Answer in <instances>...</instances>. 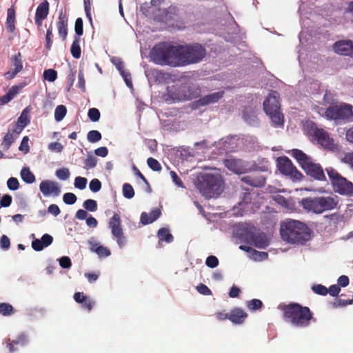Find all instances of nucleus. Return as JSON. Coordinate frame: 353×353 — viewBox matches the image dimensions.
Listing matches in <instances>:
<instances>
[{
	"instance_id": "nucleus-1",
	"label": "nucleus",
	"mask_w": 353,
	"mask_h": 353,
	"mask_svg": "<svg viewBox=\"0 0 353 353\" xmlns=\"http://www.w3.org/2000/svg\"><path fill=\"white\" fill-rule=\"evenodd\" d=\"M280 236L291 244L303 245L311 238V230L300 221L288 219L280 224Z\"/></svg>"
},
{
	"instance_id": "nucleus-2",
	"label": "nucleus",
	"mask_w": 353,
	"mask_h": 353,
	"mask_svg": "<svg viewBox=\"0 0 353 353\" xmlns=\"http://www.w3.org/2000/svg\"><path fill=\"white\" fill-rule=\"evenodd\" d=\"M281 310L285 321L294 327H307L311 324V321H315L311 310L299 303L284 305Z\"/></svg>"
},
{
	"instance_id": "nucleus-3",
	"label": "nucleus",
	"mask_w": 353,
	"mask_h": 353,
	"mask_svg": "<svg viewBox=\"0 0 353 353\" xmlns=\"http://www.w3.org/2000/svg\"><path fill=\"white\" fill-rule=\"evenodd\" d=\"M150 57L157 64L179 66V45L174 46L168 42L159 43L152 49Z\"/></svg>"
},
{
	"instance_id": "nucleus-4",
	"label": "nucleus",
	"mask_w": 353,
	"mask_h": 353,
	"mask_svg": "<svg viewBox=\"0 0 353 353\" xmlns=\"http://www.w3.org/2000/svg\"><path fill=\"white\" fill-rule=\"evenodd\" d=\"M338 196H317L305 197L299 201V206L307 213L320 214L337 208Z\"/></svg>"
},
{
	"instance_id": "nucleus-5",
	"label": "nucleus",
	"mask_w": 353,
	"mask_h": 353,
	"mask_svg": "<svg viewBox=\"0 0 353 353\" xmlns=\"http://www.w3.org/2000/svg\"><path fill=\"white\" fill-rule=\"evenodd\" d=\"M291 156L296 159L300 167L304 170L307 176L316 181H325V174L323 167L319 164L314 163L310 156L299 149H294L291 152Z\"/></svg>"
},
{
	"instance_id": "nucleus-6",
	"label": "nucleus",
	"mask_w": 353,
	"mask_h": 353,
	"mask_svg": "<svg viewBox=\"0 0 353 353\" xmlns=\"http://www.w3.org/2000/svg\"><path fill=\"white\" fill-rule=\"evenodd\" d=\"M306 132L311 141L317 143L321 148L332 152L339 150V145L325 129L319 128L316 123L311 122L306 125Z\"/></svg>"
},
{
	"instance_id": "nucleus-7",
	"label": "nucleus",
	"mask_w": 353,
	"mask_h": 353,
	"mask_svg": "<svg viewBox=\"0 0 353 353\" xmlns=\"http://www.w3.org/2000/svg\"><path fill=\"white\" fill-rule=\"evenodd\" d=\"M205 55V48L199 43L179 45V66L199 63Z\"/></svg>"
},
{
	"instance_id": "nucleus-8",
	"label": "nucleus",
	"mask_w": 353,
	"mask_h": 353,
	"mask_svg": "<svg viewBox=\"0 0 353 353\" xmlns=\"http://www.w3.org/2000/svg\"><path fill=\"white\" fill-rule=\"evenodd\" d=\"M279 94L272 90L264 102H263V109L265 114L270 117L272 125L276 128L283 125V115L280 110Z\"/></svg>"
},
{
	"instance_id": "nucleus-9",
	"label": "nucleus",
	"mask_w": 353,
	"mask_h": 353,
	"mask_svg": "<svg viewBox=\"0 0 353 353\" xmlns=\"http://www.w3.org/2000/svg\"><path fill=\"white\" fill-rule=\"evenodd\" d=\"M325 171L334 192L345 196H353V183L351 181L342 176L332 167L326 168Z\"/></svg>"
},
{
	"instance_id": "nucleus-10",
	"label": "nucleus",
	"mask_w": 353,
	"mask_h": 353,
	"mask_svg": "<svg viewBox=\"0 0 353 353\" xmlns=\"http://www.w3.org/2000/svg\"><path fill=\"white\" fill-rule=\"evenodd\" d=\"M195 187L206 198L217 197L220 194L219 178L211 174H205L199 177Z\"/></svg>"
},
{
	"instance_id": "nucleus-11",
	"label": "nucleus",
	"mask_w": 353,
	"mask_h": 353,
	"mask_svg": "<svg viewBox=\"0 0 353 353\" xmlns=\"http://www.w3.org/2000/svg\"><path fill=\"white\" fill-rule=\"evenodd\" d=\"M325 117L327 120L343 121L345 123L353 121V106L349 103H342L333 105L326 108Z\"/></svg>"
},
{
	"instance_id": "nucleus-12",
	"label": "nucleus",
	"mask_w": 353,
	"mask_h": 353,
	"mask_svg": "<svg viewBox=\"0 0 353 353\" xmlns=\"http://www.w3.org/2000/svg\"><path fill=\"white\" fill-rule=\"evenodd\" d=\"M108 228L111 230L112 235L117 239L119 247L122 248L126 245V238L123 234L121 217H119L117 213H114L111 219H109Z\"/></svg>"
},
{
	"instance_id": "nucleus-13",
	"label": "nucleus",
	"mask_w": 353,
	"mask_h": 353,
	"mask_svg": "<svg viewBox=\"0 0 353 353\" xmlns=\"http://www.w3.org/2000/svg\"><path fill=\"white\" fill-rule=\"evenodd\" d=\"M277 166L279 172L291 179L299 181L303 177V174L294 166L291 160L286 157H281L277 159Z\"/></svg>"
},
{
	"instance_id": "nucleus-14",
	"label": "nucleus",
	"mask_w": 353,
	"mask_h": 353,
	"mask_svg": "<svg viewBox=\"0 0 353 353\" xmlns=\"http://www.w3.org/2000/svg\"><path fill=\"white\" fill-rule=\"evenodd\" d=\"M193 90H167L163 94V100L168 104L191 100L193 98Z\"/></svg>"
},
{
	"instance_id": "nucleus-15",
	"label": "nucleus",
	"mask_w": 353,
	"mask_h": 353,
	"mask_svg": "<svg viewBox=\"0 0 353 353\" xmlns=\"http://www.w3.org/2000/svg\"><path fill=\"white\" fill-rule=\"evenodd\" d=\"M258 234L256 227L248 225H239L234 232L236 238L245 243L253 240V238Z\"/></svg>"
},
{
	"instance_id": "nucleus-16",
	"label": "nucleus",
	"mask_w": 353,
	"mask_h": 353,
	"mask_svg": "<svg viewBox=\"0 0 353 353\" xmlns=\"http://www.w3.org/2000/svg\"><path fill=\"white\" fill-rule=\"evenodd\" d=\"M334 51L342 56H349L353 58V41L351 40H341L333 46Z\"/></svg>"
},
{
	"instance_id": "nucleus-17",
	"label": "nucleus",
	"mask_w": 353,
	"mask_h": 353,
	"mask_svg": "<svg viewBox=\"0 0 353 353\" xmlns=\"http://www.w3.org/2000/svg\"><path fill=\"white\" fill-rule=\"evenodd\" d=\"M68 17L65 10L61 9L59 12L57 28L59 37L65 41L68 36Z\"/></svg>"
},
{
	"instance_id": "nucleus-18",
	"label": "nucleus",
	"mask_w": 353,
	"mask_h": 353,
	"mask_svg": "<svg viewBox=\"0 0 353 353\" xmlns=\"http://www.w3.org/2000/svg\"><path fill=\"white\" fill-rule=\"evenodd\" d=\"M224 165L236 174H241L248 171L245 163L238 159H227L224 160Z\"/></svg>"
},
{
	"instance_id": "nucleus-19",
	"label": "nucleus",
	"mask_w": 353,
	"mask_h": 353,
	"mask_svg": "<svg viewBox=\"0 0 353 353\" xmlns=\"http://www.w3.org/2000/svg\"><path fill=\"white\" fill-rule=\"evenodd\" d=\"M39 190L45 196H48L50 194L57 196L61 192L57 183L51 180H43L40 183Z\"/></svg>"
},
{
	"instance_id": "nucleus-20",
	"label": "nucleus",
	"mask_w": 353,
	"mask_h": 353,
	"mask_svg": "<svg viewBox=\"0 0 353 353\" xmlns=\"http://www.w3.org/2000/svg\"><path fill=\"white\" fill-rule=\"evenodd\" d=\"M248 317V314L239 307H234L230 312L225 314V319H228L235 324H241Z\"/></svg>"
},
{
	"instance_id": "nucleus-21",
	"label": "nucleus",
	"mask_w": 353,
	"mask_h": 353,
	"mask_svg": "<svg viewBox=\"0 0 353 353\" xmlns=\"http://www.w3.org/2000/svg\"><path fill=\"white\" fill-rule=\"evenodd\" d=\"M222 150L225 152H234L239 148L240 139L236 136L222 139Z\"/></svg>"
},
{
	"instance_id": "nucleus-22",
	"label": "nucleus",
	"mask_w": 353,
	"mask_h": 353,
	"mask_svg": "<svg viewBox=\"0 0 353 353\" xmlns=\"http://www.w3.org/2000/svg\"><path fill=\"white\" fill-rule=\"evenodd\" d=\"M53 240L51 235L45 234L42 236L41 239H37L32 241V249L37 252L41 251L43 248L50 245Z\"/></svg>"
},
{
	"instance_id": "nucleus-23",
	"label": "nucleus",
	"mask_w": 353,
	"mask_h": 353,
	"mask_svg": "<svg viewBox=\"0 0 353 353\" xmlns=\"http://www.w3.org/2000/svg\"><path fill=\"white\" fill-rule=\"evenodd\" d=\"M241 179V181L245 183L246 185L252 187H263L265 183V178L263 175L244 176Z\"/></svg>"
},
{
	"instance_id": "nucleus-24",
	"label": "nucleus",
	"mask_w": 353,
	"mask_h": 353,
	"mask_svg": "<svg viewBox=\"0 0 353 353\" xmlns=\"http://www.w3.org/2000/svg\"><path fill=\"white\" fill-rule=\"evenodd\" d=\"M28 341L27 340V336L24 334H21L17 336V339L14 341H11L10 339H8L6 341V343H7V347L8 350H10V353L14 352L17 350V348L14 347V345H20L23 346L27 344Z\"/></svg>"
},
{
	"instance_id": "nucleus-25",
	"label": "nucleus",
	"mask_w": 353,
	"mask_h": 353,
	"mask_svg": "<svg viewBox=\"0 0 353 353\" xmlns=\"http://www.w3.org/2000/svg\"><path fill=\"white\" fill-rule=\"evenodd\" d=\"M161 216V211L154 208L150 213L143 212L141 214V223L143 225H149L155 221Z\"/></svg>"
},
{
	"instance_id": "nucleus-26",
	"label": "nucleus",
	"mask_w": 353,
	"mask_h": 353,
	"mask_svg": "<svg viewBox=\"0 0 353 353\" xmlns=\"http://www.w3.org/2000/svg\"><path fill=\"white\" fill-rule=\"evenodd\" d=\"M16 12L14 6L9 8L7 10V19L6 21V28L8 32H13L15 30Z\"/></svg>"
},
{
	"instance_id": "nucleus-27",
	"label": "nucleus",
	"mask_w": 353,
	"mask_h": 353,
	"mask_svg": "<svg viewBox=\"0 0 353 353\" xmlns=\"http://www.w3.org/2000/svg\"><path fill=\"white\" fill-rule=\"evenodd\" d=\"M219 92L214 93L212 94H209L203 98L199 99L198 101H194L192 105L193 108H198L201 106H205L208 104L212 103L214 102H216L219 101Z\"/></svg>"
},
{
	"instance_id": "nucleus-28",
	"label": "nucleus",
	"mask_w": 353,
	"mask_h": 353,
	"mask_svg": "<svg viewBox=\"0 0 353 353\" xmlns=\"http://www.w3.org/2000/svg\"><path fill=\"white\" fill-rule=\"evenodd\" d=\"M248 244L253 245L259 249H263L268 245V241L265 234L259 233L252 240L247 242Z\"/></svg>"
},
{
	"instance_id": "nucleus-29",
	"label": "nucleus",
	"mask_w": 353,
	"mask_h": 353,
	"mask_svg": "<svg viewBox=\"0 0 353 353\" xmlns=\"http://www.w3.org/2000/svg\"><path fill=\"white\" fill-rule=\"evenodd\" d=\"M49 13V3L44 0L41 3L36 10L35 17L46 19Z\"/></svg>"
},
{
	"instance_id": "nucleus-30",
	"label": "nucleus",
	"mask_w": 353,
	"mask_h": 353,
	"mask_svg": "<svg viewBox=\"0 0 353 353\" xmlns=\"http://www.w3.org/2000/svg\"><path fill=\"white\" fill-rule=\"evenodd\" d=\"M224 20L225 21V25L228 27V34L237 33L238 25L230 13L224 14Z\"/></svg>"
},
{
	"instance_id": "nucleus-31",
	"label": "nucleus",
	"mask_w": 353,
	"mask_h": 353,
	"mask_svg": "<svg viewBox=\"0 0 353 353\" xmlns=\"http://www.w3.org/2000/svg\"><path fill=\"white\" fill-rule=\"evenodd\" d=\"M157 236L160 242L171 243L173 241V236L170 233L168 228H160L158 230Z\"/></svg>"
},
{
	"instance_id": "nucleus-32",
	"label": "nucleus",
	"mask_w": 353,
	"mask_h": 353,
	"mask_svg": "<svg viewBox=\"0 0 353 353\" xmlns=\"http://www.w3.org/2000/svg\"><path fill=\"white\" fill-rule=\"evenodd\" d=\"M91 251L97 254L99 257H107L110 255V251L108 248L98 244L92 245Z\"/></svg>"
},
{
	"instance_id": "nucleus-33",
	"label": "nucleus",
	"mask_w": 353,
	"mask_h": 353,
	"mask_svg": "<svg viewBox=\"0 0 353 353\" xmlns=\"http://www.w3.org/2000/svg\"><path fill=\"white\" fill-rule=\"evenodd\" d=\"M80 38L74 37V41L71 45L70 52L72 56L75 59L81 57V50L80 47Z\"/></svg>"
},
{
	"instance_id": "nucleus-34",
	"label": "nucleus",
	"mask_w": 353,
	"mask_h": 353,
	"mask_svg": "<svg viewBox=\"0 0 353 353\" xmlns=\"http://www.w3.org/2000/svg\"><path fill=\"white\" fill-rule=\"evenodd\" d=\"M12 67H13V70L17 72H19L23 68L22 63V56L20 52L14 54L11 58Z\"/></svg>"
},
{
	"instance_id": "nucleus-35",
	"label": "nucleus",
	"mask_w": 353,
	"mask_h": 353,
	"mask_svg": "<svg viewBox=\"0 0 353 353\" xmlns=\"http://www.w3.org/2000/svg\"><path fill=\"white\" fill-rule=\"evenodd\" d=\"M22 180L26 183H32L35 181L34 175L30 171L28 168H23L21 172H20Z\"/></svg>"
},
{
	"instance_id": "nucleus-36",
	"label": "nucleus",
	"mask_w": 353,
	"mask_h": 353,
	"mask_svg": "<svg viewBox=\"0 0 353 353\" xmlns=\"http://www.w3.org/2000/svg\"><path fill=\"white\" fill-rule=\"evenodd\" d=\"M15 141V137L13 133L8 132L5 134L4 138H3V141L1 143L2 149L4 150H8L10 148L11 145Z\"/></svg>"
},
{
	"instance_id": "nucleus-37",
	"label": "nucleus",
	"mask_w": 353,
	"mask_h": 353,
	"mask_svg": "<svg viewBox=\"0 0 353 353\" xmlns=\"http://www.w3.org/2000/svg\"><path fill=\"white\" fill-rule=\"evenodd\" d=\"M14 309L10 303H0V314L4 316L13 315Z\"/></svg>"
},
{
	"instance_id": "nucleus-38",
	"label": "nucleus",
	"mask_w": 353,
	"mask_h": 353,
	"mask_svg": "<svg viewBox=\"0 0 353 353\" xmlns=\"http://www.w3.org/2000/svg\"><path fill=\"white\" fill-rule=\"evenodd\" d=\"M66 115V108L63 105H57L54 110V119L57 121H61Z\"/></svg>"
},
{
	"instance_id": "nucleus-39",
	"label": "nucleus",
	"mask_w": 353,
	"mask_h": 353,
	"mask_svg": "<svg viewBox=\"0 0 353 353\" xmlns=\"http://www.w3.org/2000/svg\"><path fill=\"white\" fill-rule=\"evenodd\" d=\"M18 93L17 90H10L7 94L0 97V106L8 104Z\"/></svg>"
},
{
	"instance_id": "nucleus-40",
	"label": "nucleus",
	"mask_w": 353,
	"mask_h": 353,
	"mask_svg": "<svg viewBox=\"0 0 353 353\" xmlns=\"http://www.w3.org/2000/svg\"><path fill=\"white\" fill-rule=\"evenodd\" d=\"M263 307V303L258 299H253L247 302V307L251 311L259 310Z\"/></svg>"
},
{
	"instance_id": "nucleus-41",
	"label": "nucleus",
	"mask_w": 353,
	"mask_h": 353,
	"mask_svg": "<svg viewBox=\"0 0 353 353\" xmlns=\"http://www.w3.org/2000/svg\"><path fill=\"white\" fill-rule=\"evenodd\" d=\"M101 139V134L100 132L97 130H92L87 134V139H88L90 143H94L97 141H100Z\"/></svg>"
},
{
	"instance_id": "nucleus-42",
	"label": "nucleus",
	"mask_w": 353,
	"mask_h": 353,
	"mask_svg": "<svg viewBox=\"0 0 353 353\" xmlns=\"http://www.w3.org/2000/svg\"><path fill=\"white\" fill-rule=\"evenodd\" d=\"M52 26L50 25V27L47 29L46 34V44L45 47L48 51L51 50V47L52 45Z\"/></svg>"
},
{
	"instance_id": "nucleus-43",
	"label": "nucleus",
	"mask_w": 353,
	"mask_h": 353,
	"mask_svg": "<svg viewBox=\"0 0 353 353\" xmlns=\"http://www.w3.org/2000/svg\"><path fill=\"white\" fill-rule=\"evenodd\" d=\"M123 194L125 199H132L134 196V190L130 183H124L123 185Z\"/></svg>"
},
{
	"instance_id": "nucleus-44",
	"label": "nucleus",
	"mask_w": 353,
	"mask_h": 353,
	"mask_svg": "<svg viewBox=\"0 0 353 353\" xmlns=\"http://www.w3.org/2000/svg\"><path fill=\"white\" fill-rule=\"evenodd\" d=\"M239 249L242 250H245V251H247V252H250V251H253L254 252V254H255L256 258L257 257H259V260H265V259H268V253L266 252H259V251H256V250H252V248L246 246V245H241L239 246Z\"/></svg>"
},
{
	"instance_id": "nucleus-45",
	"label": "nucleus",
	"mask_w": 353,
	"mask_h": 353,
	"mask_svg": "<svg viewBox=\"0 0 353 353\" xmlns=\"http://www.w3.org/2000/svg\"><path fill=\"white\" fill-rule=\"evenodd\" d=\"M147 165H148L150 170L154 172H159L161 170V163H159L157 159L153 157H150L147 159Z\"/></svg>"
},
{
	"instance_id": "nucleus-46",
	"label": "nucleus",
	"mask_w": 353,
	"mask_h": 353,
	"mask_svg": "<svg viewBox=\"0 0 353 353\" xmlns=\"http://www.w3.org/2000/svg\"><path fill=\"white\" fill-rule=\"evenodd\" d=\"M341 162L349 166L353 170V152H346L343 154Z\"/></svg>"
},
{
	"instance_id": "nucleus-47",
	"label": "nucleus",
	"mask_w": 353,
	"mask_h": 353,
	"mask_svg": "<svg viewBox=\"0 0 353 353\" xmlns=\"http://www.w3.org/2000/svg\"><path fill=\"white\" fill-rule=\"evenodd\" d=\"M55 176L60 180L66 181L70 176L69 169L67 168L57 169V170L55 171Z\"/></svg>"
},
{
	"instance_id": "nucleus-48",
	"label": "nucleus",
	"mask_w": 353,
	"mask_h": 353,
	"mask_svg": "<svg viewBox=\"0 0 353 353\" xmlns=\"http://www.w3.org/2000/svg\"><path fill=\"white\" fill-rule=\"evenodd\" d=\"M28 112L26 109L23 110L19 119H17V124L26 127L29 123Z\"/></svg>"
},
{
	"instance_id": "nucleus-49",
	"label": "nucleus",
	"mask_w": 353,
	"mask_h": 353,
	"mask_svg": "<svg viewBox=\"0 0 353 353\" xmlns=\"http://www.w3.org/2000/svg\"><path fill=\"white\" fill-rule=\"evenodd\" d=\"M83 207L87 211L89 212H95L97 210V202L95 200L92 199H87L83 202Z\"/></svg>"
},
{
	"instance_id": "nucleus-50",
	"label": "nucleus",
	"mask_w": 353,
	"mask_h": 353,
	"mask_svg": "<svg viewBox=\"0 0 353 353\" xmlns=\"http://www.w3.org/2000/svg\"><path fill=\"white\" fill-rule=\"evenodd\" d=\"M57 77V72L56 70H54L53 69L46 70L43 72V78L50 82L54 81L56 80Z\"/></svg>"
},
{
	"instance_id": "nucleus-51",
	"label": "nucleus",
	"mask_w": 353,
	"mask_h": 353,
	"mask_svg": "<svg viewBox=\"0 0 353 353\" xmlns=\"http://www.w3.org/2000/svg\"><path fill=\"white\" fill-rule=\"evenodd\" d=\"M101 113L100 111L95 108H90L88 110L89 119L92 122H97L100 119Z\"/></svg>"
},
{
	"instance_id": "nucleus-52",
	"label": "nucleus",
	"mask_w": 353,
	"mask_h": 353,
	"mask_svg": "<svg viewBox=\"0 0 353 353\" xmlns=\"http://www.w3.org/2000/svg\"><path fill=\"white\" fill-rule=\"evenodd\" d=\"M312 290H313L314 293L325 296L328 294V290L327 288L321 284H316L312 287Z\"/></svg>"
},
{
	"instance_id": "nucleus-53",
	"label": "nucleus",
	"mask_w": 353,
	"mask_h": 353,
	"mask_svg": "<svg viewBox=\"0 0 353 353\" xmlns=\"http://www.w3.org/2000/svg\"><path fill=\"white\" fill-rule=\"evenodd\" d=\"M77 200V197H76L75 194L73 193H65L63 196V201L66 205H74V203Z\"/></svg>"
},
{
	"instance_id": "nucleus-54",
	"label": "nucleus",
	"mask_w": 353,
	"mask_h": 353,
	"mask_svg": "<svg viewBox=\"0 0 353 353\" xmlns=\"http://www.w3.org/2000/svg\"><path fill=\"white\" fill-rule=\"evenodd\" d=\"M74 30L76 33L75 37H79V38H80L83 33V20L81 18L77 19L75 21Z\"/></svg>"
},
{
	"instance_id": "nucleus-55",
	"label": "nucleus",
	"mask_w": 353,
	"mask_h": 353,
	"mask_svg": "<svg viewBox=\"0 0 353 353\" xmlns=\"http://www.w3.org/2000/svg\"><path fill=\"white\" fill-rule=\"evenodd\" d=\"M353 303V299L343 300L337 299L333 303L334 308L343 307Z\"/></svg>"
},
{
	"instance_id": "nucleus-56",
	"label": "nucleus",
	"mask_w": 353,
	"mask_h": 353,
	"mask_svg": "<svg viewBox=\"0 0 353 353\" xmlns=\"http://www.w3.org/2000/svg\"><path fill=\"white\" fill-rule=\"evenodd\" d=\"M86 178L77 176L74 179V187L79 190H84L86 187Z\"/></svg>"
},
{
	"instance_id": "nucleus-57",
	"label": "nucleus",
	"mask_w": 353,
	"mask_h": 353,
	"mask_svg": "<svg viewBox=\"0 0 353 353\" xmlns=\"http://www.w3.org/2000/svg\"><path fill=\"white\" fill-rule=\"evenodd\" d=\"M101 188V183L99 179H94L91 180V182L89 183V188L91 191L94 192H98L100 191Z\"/></svg>"
},
{
	"instance_id": "nucleus-58",
	"label": "nucleus",
	"mask_w": 353,
	"mask_h": 353,
	"mask_svg": "<svg viewBox=\"0 0 353 353\" xmlns=\"http://www.w3.org/2000/svg\"><path fill=\"white\" fill-rule=\"evenodd\" d=\"M7 185L8 189L12 191L17 190L19 188V182L17 179L14 177L8 179Z\"/></svg>"
},
{
	"instance_id": "nucleus-59",
	"label": "nucleus",
	"mask_w": 353,
	"mask_h": 353,
	"mask_svg": "<svg viewBox=\"0 0 353 353\" xmlns=\"http://www.w3.org/2000/svg\"><path fill=\"white\" fill-rule=\"evenodd\" d=\"M170 177H172V182L174 183L175 185L184 188V184L183 183L181 178L179 177L178 174H176L175 171L170 172Z\"/></svg>"
},
{
	"instance_id": "nucleus-60",
	"label": "nucleus",
	"mask_w": 353,
	"mask_h": 353,
	"mask_svg": "<svg viewBox=\"0 0 353 353\" xmlns=\"http://www.w3.org/2000/svg\"><path fill=\"white\" fill-rule=\"evenodd\" d=\"M219 265V259L215 256H210L207 257L206 259V265L208 268H216Z\"/></svg>"
},
{
	"instance_id": "nucleus-61",
	"label": "nucleus",
	"mask_w": 353,
	"mask_h": 353,
	"mask_svg": "<svg viewBox=\"0 0 353 353\" xmlns=\"http://www.w3.org/2000/svg\"><path fill=\"white\" fill-rule=\"evenodd\" d=\"M96 160L95 157L93 156H88L87 159L85 160V168L87 170H90L94 168L96 165Z\"/></svg>"
},
{
	"instance_id": "nucleus-62",
	"label": "nucleus",
	"mask_w": 353,
	"mask_h": 353,
	"mask_svg": "<svg viewBox=\"0 0 353 353\" xmlns=\"http://www.w3.org/2000/svg\"><path fill=\"white\" fill-rule=\"evenodd\" d=\"M196 289H197L198 292L201 295H211V290H210V288L203 283L199 284Z\"/></svg>"
},
{
	"instance_id": "nucleus-63",
	"label": "nucleus",
	"mask_w": 353,
	"mask_h": 353,
	"mask_svg": "<svg viewBox=\"0 0 353 353\" xmlns=\"http://www.w3.org/2000/svg\"><path fill=\"white\" fill-rule=\"evenodd\" d=\"M59 265L62 268H70L72 266L71 259L69 256H63L59 259Z\"/></svg>"
},
{
	"instance_id": "nucleus-64",
	"label": "nucleus",
	"mask_w": 353,
	"mask_h": 353,
	"mask_svg": "<svg viewBox=\"0 0 353 353\" xmlns=\"http://www.w3.org/2000/svg\"><path fill=\"white\" fill-rule=\"evenodd\" d=\"M63 148V145L58 142L50 143L48 145V149L52 152H61Z\"/></svg>"
}]
</instances>
